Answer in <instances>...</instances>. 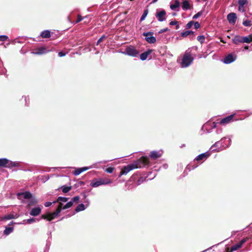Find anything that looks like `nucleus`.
Wrapping results in <instances>:
<instances>
[{
    "label": "nucleus",
    "instance_id": "nucleus-9",
    "mask_svg": "<svg viewBox=\"0 0 252 252\" xmlns=\"http://www.w3.org/2000/svg\"><path fill=\"white\" fill-rule=\"evenodd\" d=\"M153 32H147L143 33V36L145 37V40L147 42L150 44H153L156 42V38L153 36Z\"/></svg>",
    "mask_w": 252,
    "mask_h": 252
},
{
    "label": "nucleus",
    "instance_id": "nucleus-33",
    "mask_svg": "<svg viewBox=\"0 0 252 252\" xmlns=\"http://www.w3.org/2000/svg\"><path fill=\"white\" fill-rule=\"evenodd\" d=\"M7 164V167H17L19 165V163L16 162H13L9 160V162Z\"/></svg>",
    "mask_w": 252,
    "mask_h": 252
},
{
    "label": "nucleus",
    "instance_id": "nucleus-14",
    "mask_svg": "<svg viewBox=\"0 0 252 252\" xmlns=\"http://www.w3.org/2000/svg\"><path fill=\"white\" fill-rule=\"evenodd\" d=\"M162 154L163 152L162 150L153 151L151 152L150 157L152 159H156L160 158L162 156Z\"/></svg>",
    "mask_w": 252,
    "mask_h": 252
},
{
    "label": "nucleus",
    "instance_id": "nucleus-60",
    "mask_svg": "<svg viewBox=\"0 0 252 252\" xmlns=\"http://www.w3.org/2000/svg\"><path fill=\"white\" fill-rule=\"evenodd\" d=\"M188 31L189 32V35H191H191H194V32H193L192 31Z\"/></svg>",
    "mask_w": 252,
    "mask_h": 252
},
{
    "label": "nucleus",
    "instance_id": "nucleus-29",
    "mask_svg": "<svg viewBox=\"0 0 252 252\" xmlns=\"http://www.w3.org/2000/svg\"><path fill=\"white\" fill-rule=\"evenodd\" d=\"M62 191L63 193H67L71 189V186H63L62 187Z\"/></svg>",
    "mask_w": 252,
    "mask_h": 252
},
{
    "label": "nucleus",
    "instance_id": "nucleus-37",
    "mask_svg": "<svg viewBox=\"0 0 252 252\" xmlns=\"http://www.w3.org/2000/svg\"><path fill=\"white\" fill-rule=\"evenodd\" d=\"M8 38V37L6 35H0V41H5Z\"/></svg>",
    "mask_w": 252,
    "mask_h": 252
},
{
    "label": "nucleus",
    "instance_id": "nucleus-26",
    "mask_svg": "<svg viewBox=\"0 0 252 252\" xmlns=\"http://www.w3.org/2000/svg\"><path fill=\"white\" fill-rule=\"evenodd\" d=\"M180 6V3L179 1L178 0H176L175 1L174 3L173 4H171L170 7L172 10H174L175 9H176L177 8L179 7Z\"/></svg>",
    "mask_w": 252,
    "mask_h": 252
},
{
    "label": "nucleus",
    "instance_id": "nucleus-59",
    "mask_svg": "<svg viewBox=\"0 0 252 252\" xmlns=\"http://www.w3.org/2000/svg\"><path fill=\"white\" fill-rule=\"evenodd\" d=\"M237 245L238 246V247L240 248L243 244H242V243H241L240 241L237 244Z\"/></svg>",
    "mask_w": 252,
    "mask_h": 252
},
{
    "label": "nucleus",
    "instance_id": "nucleus-49",
    "mask_svg": "<svg viewBox=\"0 0 252 252\" xmlns=\"http://www.w3.org/2000/svg\"><path fill=\"white\" fill-rule=\"evenodd\" d=\"M104 38H106V36L104 35H103L97 41V43H96V44L98 45L99 44L101 41L102 40L104 39Z\"/></svg>",
    "mask_w": 252,
    "mask_h": 252
},
{
    "label": "nucleus",
    "instance_id": "nucleus-58",
    "mask_svg": "<svg viewBox=\"0 0 252 252\" xmlns=\"http://www.w3.org/2000/svg\"><path fill=\"white\" fill-rule=\"evenodd\" d=\"M237 245L238 246V247L240 248L243 244H242V243H241L240 241L237 244Z\"/></svg>",
    "mask_w": 252,
    "mask_h": 252
},
{
    "label": "nucleus",
    "instance_id": "nucleus-11",
    "mask_svg": "<svg viewBox=\"0 0 252 252\" xmlns=\"http://www.w3.org/2000/svg\"><path fill=\"white\" fill-rule=\"evenodd\" d=\"M63 205V204L62 203H60L58 206V207L56 211L52 213H49V216L50 217V219H48V220L51 221L54 219H55L57 216H58L59 214L61 213L62 209V206Z\"/></svg>",
    "mask_w": 252,
    "mask_h": 252
},
{
    "label": "nucleus",
    "instance_id": "nucleus-53",
    "mask_svg": "<svg viewBox=\"0 0 252 252\" xmlns=\"http://www.w3.org/2000/svg\"><path fill=\"white\" fill-rule=\"evenodd\" d=\"M65 53H63V52H60L59 53H58V56L60 57H63L65 55Z\"/></svg>",
    "mask_w": 252,
    "mask_h": 252
},
{
    "label": "nucleus",
    "instance_id": "nucleus-61",
    "mask_svg": "<svg viewBox=\"0 0 252 252\" xmlns=\"http://www.w3.org/2000/svg\"><path fill=\"white\" fill-rule=\"evenodd\" d=\"M180 28V26L177 23V25H176V30H178Z\"/></svg>",
    "mask_w": 252,
    "mask_h": 252
},
{
    "label": "nucleus",
    "instance_id": "nucleus-18",
    "mask_svg": "<svg viewBox=\"0 0 252 252\" xmlns=\"http://www.w3.org/2000/svg\"><path fill=\"white\" fill-rule=\"evenodd\" d=\"M90 167H83L81 168H76L74 171L73 172V175L75 176H78L82 173L84 171H85L89 169Z\"/></svg>",
    "mask_w": 252,
    "mask_h": 252
},
{
    "label": "nucleus",
    "instance_id": "nucleus-5",
    "mask_svg": "<svg viewBox=\"0 0 252 252\" xmlns=\"http://www.w3.org/2000/svg\"><path fill=\"white\" fill-rule=\"evenodd\" d=\"M252 41L248 36H243L236 35L232 39V42L235 44H238L240 43H249Z\"/></svg>",
    "mask_w": 252,
    "mask_h": 252
},
{
    "label": "nucleus",
    "instance_id": "nucleus-34",
    "mask_svg": "<svg viewBox=\"0 0 252 252\" xmlns=\"http://www.w3.org/2000/svg\"><path fill=\"white\" fill-rule=\"evenodd\" d=\"M243 25L246 27H250L252 25L251 21L249 20H244L243 22Z\"/></svg>",
    "mask_w": 252,
    "mask_h": 252
},
{
    "label": "nucleus",
    "instance_id": "nucleus-15",
    "mask_svg": "<svg viewBox=\"0 0 252 252\" xmlns=\"http://www.w3.org/2000/svg\"><path fill=\"white\" fill-rule=\"evenodd\" d=\"M227 19L230 24L234 25L237 20L236 14L233 12L230 13L227 15Z\"/></svg>",
    "mask_w": 252,
    "mask_h": 252
},
{
    "label": "nucleus",
    "instance_id": "nucleus-46",
    "mask_svg": "<svg viewBox=\"0 0 252 252\" xmlns=\"http://www.w3.org/2000/svg\"><path fill=\"white\" fill-rule=\"evenodd\" d=\"M79 199L80 197L79 196H75L71 199V201H72V203H73L74 202H77L79 201Z\"/></svg>",
    "mask_w": 252,
    "mask_h": 252
},
{
    "label": "nucleus",
    "instance_id": "nucleus-23",
    "mask_svg": "<svg viewBox=\"0 0 252 252\" xmlns=\"http://www.w3.org/2000/svg\"><path fill=\"white\" fill-rule=\"evenodd\" d=\"M40 36L42 38H49L51 36V32L49 30L43 31L41 32Z\"/></svg>",
    "mask_w": 252,
    "mask_h": 252
},
{
    "label": "nucleus",
    "instance_id": "nucleus-10",
    "mask_svg": "<svg viewBox=\"0 0 252 252\" xmlns=\"http://www.w3.org/2000/svg\"><path fill=\"white\" fill-rule=\"evenodd\" d=\"M111 183L112 181L110 179L106 178H99L97 180L95 181V187L100 185H108Z\"/></svg>",
    "mask_w": 252,
    "mask_h": 252
},
{
    "label": "nucleus",
    "instance_id": "nucleus-6",
    "mask_svg": "<svg viewBox=\"0 0 252 252\" xmlns=\"http://www.w3.org/2000/svg\"><path fill=\"white\" fill-rule=\"evenodd\" d=\"M123 53L129 56L136 57L139 54V51L134 47L128 46L126 47Z\"/></svg>",
    "mask_w": 252,
    "mask_h": 252
},
{
    "label": "nucleus",
    "instance_id": "nucleus-38",
    "mask_svg": "<svg viewBox=\"0 0 252 252\" xmlns=\"http://www.w3.org/2000/svg\"><path fill=\"white\" fill-rule=\"evenodd\" d=\"M228 138H230L228 137H224L222 138L220 141V143H223V144L228 143L227 140H228Z\"/></svg>",
    "mask_w": 252,
    "mask_h": 252
},
{
    "label": "nucleus",
    "instance_id": "nucleus-63",
    "mask_svg": "<svg viewBox=\"0 0 252 252\" xmlns=\"http://www.w3.org/2000/svg\"><path fill=\"white\" fill-rule=\"evenodd\" d=\"M167 166H167V164H164V165H163V167L164 168H167Z\"/></svg>",
    "mask_w": 252,
    "mask_h": 252
},
{
    "label": "nucleus",
    "instance_id": "nucleus-42",
    "mask_svg": "<svg viewBox=\"0 0 252 252\" xmlns=\"http://www.w3.org/2000/svg\"><path fill=\"white\" fill-rule=\"evenodd\" d=\"M189 32L188 31H186L184 32H182L181 33V35L182 37H187L189 35V32Z\"/></svg>",
    "mask_w": 252,
    "mask_h": 252
},
{
    "label": "nucleus",
    "instance_id": "nucleus-44",
    "mask_svg": "<svg viewBox=\"0 0 252 252\" xmlns=\"http://www.w3.org/2000/svg\"><path fill=\"white\" fill-rule=\"evenodd\" d=\"M194 23V21H191L189 22L186 26V29H190L192 26L193 25V24Z\"/></svg>",
    "mask_w": 252,
    "mask_h": 252
},
{
    "label": "nucleus",
    "instance_id": "nucleus-32",
    "mask_svg": "<svg viewBox=\"0 0 252 252\" xmlns=\"http://www.w3.org/2000/svg\"><path fill=\"white\" fill-rule=\"evenodd\" d=\"M148 9H145L144 11V12H143L142 16L141 17V18H140V21H142L145 20V18L146 17V16L148 15Z\"/></svg>",
    "mask_w": 252,
    "mask_h": 252
},
{
    "label": "nucleus",
    "instance_id": "nucleus-4",
    "mask_svg": "<svg viewBox=\"0 0 252 252\" xmlns=\"http://www.w3.org/2000/svg\"><path fill=\"white\" fill-rule=\"evenodd\" d=\"M228 143H220V142L217 141L214 144H213L210 148V150L212 152H219L222 150L221 148L223 149L226 148L228 147L231 142V140L230 138H228Z\"/></svg>",
    "mask_w": 252,
    "mask_h": 252
},
{
    "label": "nucleus",
    "instance_id": "nucleus-27",
    "mask_svg": "<svg viewBox=\"0 0 252 252\" xmlns=\"http://www.w3.org/2000/svg\"><path fill=\"white\" fill-rule=\"evenodd\" d=\"M13 231V228L12 227H6L5 230L3 231V234L6 235H8L10 234Z\"/></svg>",
    "mask_w": 252,
    "mask_h": 252
},
{
    "label": "nucleus",
    "instance_id": "nucleus-39",
    "mask_svg": "<svg viewBox=\"0 0 252 252\" xmlns=\"http://www.w3.org/2000/svg\"><path fill=\"white\" fill-rule=\"evenodd\" d=\"M26 221H27V222L28 223L31 224V223H32L35 222L36 219L32 218L27 219Z\"/></svg>",
    "mask_w": 252,
    "mask_h": 252
},
{
    "label": "nucleus",
    "instance_id": "nucleus-17",
    "mask_svg": "<svg viewBox=\"0 0 252 252\" xmlns=\"http://www.w3.org/2000/svg\"><path fill=\"white\" fill-rule=\"evenodd\" d=\"M210 156L208 152L203 153L198 155L195 158L197 161L205 160Z\"/></svg>",
    "mask_w": 252,
    "mask_h": 252
},
{
    "label": "nucleus",
    "instance_id": "nucleus-36",
    "mask_svg": "<svg viewBox=\"0 0 252 252\" xmlns=\"http://www.w3.org/2000/svg\"><path fill=\"white\" fill-rule=\"evenodd\" d=\"M202 15V11H200L198 12L197 13H196V14H195L193 16L192 18H193V19H196L198 18H199V17H200Z\"/></svg>",
    "mask_w": 252,
    "mask_h": 252
},
{
    "label": "nucleus",
    "instance_id": "nucleus-52",
    "mask_svg": "<svg viewBox=\"0 0 252 252\" xmlns=\"http://www.w3.org/2000/svg\"><path fill=\"white\" fill-rule=\"evenodd\" d=\"M219 122H218V123L213 122V123H212V125L211 126L212 128H216V127H217V125L218 124H219Z\"/></svg>",
    "mask_w": 252,
    "mask_h": 252
},
{
    "label": "nucleus",
    "instance_id": "nucleus-56",
    "mask_svg": "<svg viewBox=\"0 0 252 252\" xmlns=\"http://www.w3.org/2000/svg\"><path fill=\"white\" fill-rule=\"evenodd\" d=\"M216 132L217 134L221 133L222 132V129L221 128L217 129L216 130Z\"/></svg>",
    "mask_w": 252,
    "mask_h": 252
},
{
    "label": "nucleus",
    "instance_id": "nucleus-40",
    "mask_svg": "<svg viewBox=\"0 0 252 252\" xmlns=\"http://www.w3.org/2000/svg\"><path fill=\"white\" fill-rule=\"evenodd\" d=\"M114 170V167H109L105 169V171L108 173H112Z\"/></svg>",
    "mask_w": 252,
    "mask_h": 252
},
{
    "label": "nucleus",
    "instance_id": "nucleus-35",
    "mask_svg": "<svg viewBox=\"0 0 252 252\" xmlns=\"http://www.w3.org/2000/svg\"><path fill=\"white\" fill-rule=\"evenodd\" d=\"M197 39L198 41H199L201 43L204 42L205 40V36L204 35H199L197 37Z\"/></svg>",
    "mask_w": 252,
    "mask_h": 252
},
{
    "label": "nucleus",
    "instance_id": "nucleus-43",
    "mask_svg": "<svg viewBox=\"0 0 252 252\" xmlns=\"http://www.w3.org/2000/svg\"><path fill=\"white\" fill-rule=\"evenodd\" d=\"M238 249H239V248L238 247L237 245L236 244L235 245L232 246L231 247L230 252H232L235 251L237 250Z\"/></svg>",
    "mask_w": 252,
    "mask_h": 252
},
{
    "label": "nucleus",
    "instance_id": "nucleus-16",
    "mask_svg": "<svg viewBox=\"0 0 252 252\" xmlns=\"http://www.w3.org/2000/svg\"><path fill=\"white\" fill-rule=\"evenodd\" d=\"M41 212V208L39 206L34 207L32 209L30 212V214L34 217L38 216Z\"/></svg>",
    "mask_w": 252,
    "mask_h": 252
},
{
    "label": "nucleus",
    "instance_id": "nucleus-54",
    "mask_svg": "<svg viewBox=\"0 0 252 252\" xmlns=\"http://www.w3.org/2000/svg\"><path fill=\"white\" fill-rule=\"evenodd\" d=\"M177 23H178V22L177 21H171L170 22L169 24L171 26H174V25H177Z\"/></svg>",
    "mask_w": 252,
    "mask_h": 252
},
{
    "label": "nucleus",
    "instance_id": "nucleus-51",
    "mask_svg": "<svg viewBox=\"0 0 252 252\" xmlns=\"http://www.w3.org/2000/svg\"><path fill=\"white\" fill-rule=\"evenodd\" d=\"M42 219L48 220V219H50L49 214L48 215H43L41 216Z\"/></svg>",
    "mask_w": 252,
    "mask_h": 252
},
{
    "label": "nucleus",
    "instance_id": "nucleus-21",
    "mask_svg": "<svg viewBox=\"0 0 252 252\" xmlns=\"http://www.w3.org/2000/svg\"><path fill=\"white\" fill-rule=\"evenodd\" d=\"M182 7L183 10L185 11L190 9V5L189 1L188 0H183Z\"/></svg>",
    "mask_w": 252,
    "mask_h": 252
},
{
    "label": "nucleus",
    "instance_id": "nucleus-50",
    "mask_svg": "<svg viewBox=\"0 0 252 252\" xmlns=\"http://www.w3.org/2000/svg\"><path fill=\"white\" fill-rule=\"evenodd\" d=\"M168 31H169V29L167 28H164V29H161L158 32V33H162L163 32H166Z\"/></svg>",
    "mask_w": 252,
    "mask_h": 252
},
{
    "label": "nucleus",
    "instance_id": "nucleus-13",
    "mask_svg": "<svg viewBox=\"0 0 252 252\" xmlns=\"http://www.w3.org/2000/svg\"><path fill=\"white\" fill-rule=\"evenodd\" d=\"M238 10L241 12H244L246 10L245 6L248 3V0H238Z\"/></svg>",
    "mask_w": 252,
    "mask_h": 252
},
{
    "label": "nucleus",
    "instance_id": "nucleus-8",
    "mask_svg": "<svg viewBox=\"0 0 252 252\" xmlns=\"http://www.w3.org/2000/svg\"><path fill=\"white\" fill-rule=\"evenodd\" d=\"M236 59L237 56L235 54L230 53L223 58L222 62L225 64H229L234 62Z\"/></svg>",
    "mask_w": 252,
    "mask_h": 252
},
{
    "label": "nucleus",
    "instance_id": "nucleus-62",
    "mask_svg": "<svg viewBox=\"0 0 252 252\" xmlns=\"http://www.w3.org/2000/svg\"><path fill=\"white\" fill-rule=\"evenodd\" d=\"M158 1V0H153L150 3H155L156 2H157Z\"/></svg>",
    "mask_w": 252,
    "mask_h": 252
},
{
    "label": "nucleus",
    "instance_id": "nucleus-64",
    "mask_svg": "<svg viewBox=\"0 0 252 252\" xmlns=\"http://www.w3.org/2000/svg\"><path fill=\"white\" fill-rule=\"evenodd\" d=\"M79 184L81 185H84V183L82 181H80L79 182Z\"/></svg>",
    "mask_w": 252,
    "mask_h": 252
},
{
    "label": "nucleus",
    "instance_id": "nucleus-25",
    "mask_svg": "<svg viewBox=\"0 0 252 252\" xmlns=\"http://www.w3.org/2000/svg\"><path fill=\"white\" fill-rule=\"evenodd\" d=\"M67 20L71 24H73L75 25V24H76L78 23L80 21H81L83 20V18L82 17V16L81 15H78V16H77V19L76 20H75V21H73L72 22H71V20H70L69 16L67 17Z\"/></svg>",
    "mask_w": 252,
    "mask_h": 252
},
{
    "label": "nucleus",
    "instance_id": "nucleus-28",
    "mask_svg": "<svg viewBox=\"0 0 252 252\" xmlns=\"http://www.w3.org/2000/svg\"><path fill=\"white\" fill-rule=\"evenodd\" d=\"M73 203H72V201L70 200V201L68 202L65 205L63 206V205L62 206V210H65L66 209L69 208L73 205Z\"/></svg>",
    "mask_w": 252,
    "mask_h": 252
},
{
    "label": "nucleus",
    "instance_id": "nucleus-7",
    "mask_svg": "<svg viewBox=\"0 0 252 252\" xmlns=\"http://www.w3.org/2000/svg\"><path fill=\"white\" fill-rule=\"evenodd\" d=\"M155 16L159 22H163L166 20V12L164 9H157Z\"/></svg>",
    "mask_w": 252,
    "mask_h": 252
},
{
    "label": "nucleus",
    "instance_id": "nucleus-48",
    "mask_svg": "<svg viewBox=\"0 0 252 252\" xmlns=\"http://www.w3.org/2000/svg\"><path fill=\"white\" fill-rule=\"evenodd\" d=\"M13 218L12 215H8L4 217V219L6 220H9Z\"/></svg>",
    "mask_w": 252,
    "mask_h": 252
},
{
    "label": "nucleus",
    "instance_id": "nucleus-55",
    "mask_svg": "<svg viewBox=\"0 0 252 252\" xmlns=\"http://www.w3.org/2000/svg\"><path fill=\"white\" fill-rule=\"evenodd\" d=\"M247 238H243L242 240L240 241V242L242 243V244H244L247 241Z\"/></svg>",
    "mask_w": 252,
    "mask_h": 252
},
{
    "label": "nucleus",
    "instance_id": "nucleus-22",
    "mask_svg": "<svg viewBox=\"0 0 252 252\" xmlns=\"http://www.w3.org/2000/svg\"><path fill=\"white\" fill-rule=\"evenodd\" d=\"M86 208V207H85L84 204H79L75 208V212L73 213V215H74L76 213H78L80 211L85 210Z\"/></svg>",
    "mask_w": 252,
    "mask_h": 252
},
{
    "label": "nucleus",
    "instance_id": "nucleus-47",
    "mask_svg": "<svg viewBox=\"0 0 252 252\" xmlns=\"http://www.w3.org/2000/svg\"><path fill=\"white\" fill-rule=\"evenodd\" d=\"M193 25H194V27L195 29H198V28H200V24L198 22H194Z\"/></svg>",
    "mask_w": 252,
    "mask_h": 252
},
{
    "label": "nucleus",
    "instance_id": "nucleus-45",
    "mask_svg": "<svg viewBox=\"0 0 252 252\" xmlns=\"http://www.w3.org/2000/svg\"><path fill=\"white\" fill-rule=\"evenodd\" d=\"M23 98H24V100H25V105L28 106L29 105V96H23Z\"/></svg>",
    "mask_w": 252,
    "mask_h": 252
},
{
    "label": "nucleus",
    "instance_id": "nucleus-30",
    "mask_svg": "<svg viewBox=\"0 0 252 252\" xmlns=\"http://www.w3.org/2000/svg\"><path fill=\"white\" fill-rule=\"evenodd\" d=\"M68 199L69 198L68 197L59 196L58 197L57 200L56 201L57 202L61 201V202H66L68 201Z\"/></svg>",
    "mask_w": 252,
    "mask_h": 252
},
{
    "label": "nucleus",
    "instance_id": "nucleus-19",
    "mask_svg": "<svg viewBox=\"0 0 252 252\" xmlns=\"http://www.w3.org/2000/svg\"><path fill=\"white\" fill-rule=\"evenodd\" d=\"M48 51L44 47H40L36 50V51L32 52V53L34 55H42L47 53Z\"/></svg>",
    "mask_w": 252,
    "mask_h": 252
},
{
    "label": "nucleus",
    "instance_id": "nucleus-2",
    "mask_svg": "<svg viewBox=\"0 0 252 252\" xmlns=\"http://www.w3.org/2000/svg\"><path fill=\"white\" fill-rule=\"evenodd\" d=\"M149 162L148 158L147 157H142L139 159L134 161L132 164H128L124 167L123 170L121 171L119 177H121L123 175L127 174L131 170L142 168L148 164Z\"/></svg>",
    "mask_w": 252,
    "mask_h": 252
},
{
    "label": "nucleus",
    "instance_id": "nucleus-20",
    "mask_svg": "<svg viewBox=\"0 0 252 252\" xmlns=\"http://www.w3.org/2000/svg\"><path fill=\"white\" fill-rule=\"evenodd\" d=\"M152 51L151 50H148L144 53H142L140 55V58L141 60L145 61L147 59L148 56L152 53Z\"/></svg>",
    "mask_w": 252,
    "mask_h": 252
},
{
    "label": "nucleus",
    "instance_id": "nucleus-1",
    "mask_svg": "<svg viewBox=\"0 0 252 252\" xmlns=\"http://www.w3.org/2000/svg\"><path fill=\"white\" fill-rule=\"evenodd\" d=\"M198 48L197 46H192L188 48L184 53L180 65L182 68H186L190 66L193 63L195 57V53Z\"/></svg>",
    "mask_w": 252,
    "mask_h": 252
},
{
    "label": "nucleus",
    "instance_id": "nucleus-12",
    "mask_svg": "<svg viewBox=\"0 0 252 252\" xmlns=\"http://www.w3.org/2000/svg\"><path fill=\"white\" fill-rule=\"evenodd\" d=\"M234 114H232L224 118H222L219 122V124H220L221 125L224 126L230 123L232 121V119L234 117Z\"/></svg>",
    "mask_w": 252,
    "mask_h": 252
},
{
    "label": "nucleus",
    "instance_id": "nucleus-57",
    "mask_svg": "<svg viewBox=\"0 0 252 252\" xmlns=\"http://www.w3.org/2000/svg\"><path fill=\"white\" fill-rule=\"evenodd\" d=\"M91 186H92V187H94V185H95V184H94V180H93L91 181Z\"/></svg>",
    "mask_w": 252,
    "mask_h": 252
},
{
    "label": "nucleus",
    "instance_id": "nucleus-31",
    "mask_svg": "<svg viewBox=\"0 0 252 252\" xmlns=\"http://www.w3.org/2000/svg\"><path fill=\"white\" fill-rule=\"evenodd\" d=\"M147 178V177H140L137 181V183H136L137 185L138 186V185H141L142 183H143L144 182H145Z\"/></svg>",
    "mask_w": 252,
    "mask_h": 252
},
{
    "label": "nucleus",
    "instance_id": "nucleus-41",
    "mask_svg": "<svg viewBox=\"0 0 252 252\" xmlns=\"http://www.w3.org/2000/svg\"><path fill=\"white\" fill-rule=\"evenodd\" d=\"M56 202H57L56 201H53V202H46L44 203V206L45 207H50V206H51L53 204H54V203H55Z\"/></svg>",
    "mask_w": 252,
    "mask_h": 252
},
{
    "label": "nucleus",
    "instance_id": "nucleus-24",
    "mask_svg": "<svg viewBox=\"0 0 252 252\" xmlns=\"http://www.w3.org/2000/svg\"><path fill=\"white\" fill-rule=\"evenodd\" d=\"M9 162V160L6 158H0V167H6Z\"/></svg>",
    "mask_w": 252,
    "mask_h": 252
},
{
    "label": "nucleus",
    "instance_id": "nucleus-3",
    "mask_svg": "<svg viewBox=\"0 0 252 252\" xmlns=\"http://www.w3.org/2000/svg\"><path fill=\"white\" fill-rule=\"evenodd\" d=\"M17 196L19 199H22L23 198L25 199L28 200L27 201L28 206H31L38 203L37 199L29 191L18 192Z\"/></svg>",
    "mask_w": 252,
    "mask_h": 252
}]
</instances>
